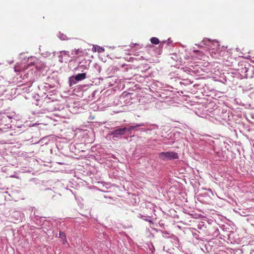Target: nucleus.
Here are the masks:
<instances>
[{
  "instance_id": "nucleus-7",
  "label": "nucleus",
  "mask_w": 254,
  "mask_h": 254,
  "mask_svg": "<svg viewBox=\"0 0 254 254\" xmlns=\"http://www.w3.org/2000/svg\"><path fill=\"white\" fill-rule=\"evenodd\" d=\"M60 38L61 39L63 40H67L68 39L67 38V36L63 34H61L60 36Z\"/></svg>"
},
{
  "instance_id": "nucleus-5",
  "label": "nucleus",
  "mask_w": 254,
  "mask_h": 254,
  "mask_svg": "<svg viewBox=\"0 0 254 254\" xmlns=\"http://www.w3.org/2000/svg\"><path fill=\"white\" fill-rule=\"evenodd\" d=\"M150 41L151 43L155 45L158 44L160 43L159 39L156 37L151 38L150 39Z\"/></svg>"
},
{
  "instance_id": "nucleus-2",
  "label": "nucleus",
  "mask_w": 254,
  "mask_h": 254,
  "mask_svg": "<svg viewBox=\"0 0 254 254\" xmlns=\"http://www.w3.org/2000/svg\"><path fill=\"white\" fill-rule=\"evenodd\" d=\"M127 127L118 128L112 131L111 134L113 136V137H118L119 135L124 134L127 131Z\"/></svg>"
},
{
  "instance_id": "nucleus-6",
  "label": "nucleus",
  "mask_w": 254,
  "mask_h": 254,
  "mask_svg": "<svg viewBox=\"0 0 254 254\" xmlns=\"http://www.w3.org/2000/svg\"><path fill=\"white\" fill-rule=\"evenodd\" d=\"M140 126H141V125H137L136 126H130L129 127H127V131H130V130L135 129L136 127H140Z\"/></svg>"
},
{
  "instance_id": "nucleus-4",
  "label": "nucleus",
  "mask_w": 254,
  "mask_h": 254,
  "mask_svg": "<svg viewBox=\"0 0 254 254\" xmlns=\"http://www.w3.org/2000/svg\"><path fill=\"white\" fill-rule=\"evenodd\" d=\"M60 237L62 239L63 243L64 244H65V243H67V240H66L65 234L64 233L60 231Z\"/></svg>"
},
{
  "instance_id": "nucleus-3",
  "label": "nucleus",
  "mask_w": 254,
  "mask_h": 254,
  "mask_svg": "<svg viewBox=\"0 0 254 254\" xmlns=\"http://www.w3.org/2000/svg\"><path fill=\"white\" fill-rule=\"evenodd\" d=\"M86 77V74L85 73H78L75 76V79L77 81L82 80Z\"/></svg>"
},
{
  "instance_id": "nucleus-10",
  "label": "nucleus",
  "mask_w": 254,
  "mask_h": 254,
  "mask_svg": "<svg viewBox=\"0 0 254 254\" xmlns=\"http://www.w3.org/2000/svg\"><path fill=\"white\" fill-rule=\"evenodd\" d=\"M79 52V50H75L74 51V53H75V55H78Z\"/></svg>"
},
{
  "instance_id": "nucleus-9",
  "label": "nucleus",
  "mask_w": 254,
  "mask_h": 254,
  "mask_svg": "<svg viewBox=\"0 0 254 254\" xmlns=\"http://www.w3.org/2000/svg\"><path fill=\"white\" fill-rule=\"evenodd\" d=\"M211 54H212V56L213 57L218 58L217 53L213 52V51L211 52Z\"/></svg>"
},
{
  "instance_id": "nucleus-8",
  "label": "nucleus",
  "mask_w": 254,
  "mask_h": 254,
  "mask_svg": "<svg viewBox=\"0 0 254 254\" xmlns=\"http://www.w3.org/2000/svg\"><path fill=\"white\" fill-rule=\"evenodd\" d=\"M104 51H105L104 48H103L102 47H98L97 48V52L98 53H102V52H104Z\"/></svg>"
},
{
  "instance_id": "nucleus-1",
  "label": "nucleus",
  "mask_w": 254,
  "mask_h": 254,
  "mask_svg": "<svg viewBox=\"0 0 254 254\" xmlns=\"http://www.w3.org/2000/svg\"><path fill=\"white\" fill-rule=\"evenodd\" d=\"M159 157L163 160H171L178 159L179 156L178 153L173 151L162 152L159 153Z\"/></svg>"
}]
</instances>
